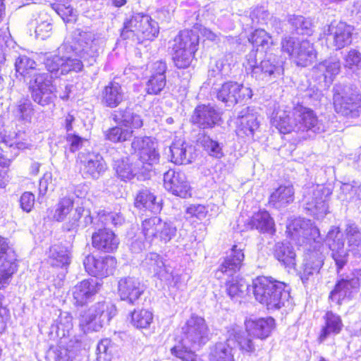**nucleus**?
Here are the masks:
<instances>
[{"mask_svg": "<svg viewBox=\"0 0 361 361\" xmlns=\"http://www.w3.org/2000/svg\"><path fill=\"white\" fill-rule=\"evenodd\" d=\"M73 317L68 312H61L56 320V334L59 336L66 337L70 335L73 329Z\"/></svg>", "mask_w": 361, "mask_h": 361, "instance_id": "53", "label": "nucleus"}, {"mask_svg": "<svg viewBox=\"0 0 361 361\" xmlns=\"http://www.w3.org/2000/svg\"><path fill=\"white\" fill-rule=\"evenodd\" d=\"M213 93L219 101L224 102L227 106L246 102L252 96V91L250 87L235 82H224L220 87H213Z\"/></svg>", "mask_w": 361, "mask_h": 361, "instance_id": "14", "label": "nucleus"}, {"mask_svg": "<svg viewBox=\"0 0 361 361\" xmlns=\"http://www.w3.org/2000/svg\"><path fill=\"white\" fill-rule=\"evenodd\" d=\"M182 345L171 349L172 355L182 361H201L194 352L188 348L199 349L210 339V331L205 319L195 314H191L182 327Z\"/></svg>", "mask_w": 361, "mask_h": 361, "instance_id": "2", "label": "nucleus"}, {"mask_svg": "<svg viewBox=\"0 0 361 361\" xmlns=\"http://www.w3.org/2000/svg\"><path fill=\"white\" fill-rule=\"evenodd\" d=\"M317 53L309 41L302 40L298 43L295 55L293 57L297 66L306 67L311 65L316 59Z\"/></svg>", "mask_w": 361, "mask_h": 361, "instance_id": "38", "label": "nucleus"}, {"mask_svg": "<svg viewBox=\"0 0 361 361\" xmlns=\"http://www.w3.org/2000/svg\"><path fill=\"white\" fill-rule=\"evenodd\" d=\"M111 117L113 121L126 129H139L143 126L141 116L138 114L133 106H128L114 111Z\"/></svg>", "mask_w": 361, "mask_h": 361, "instance_id": "27", "label": "nucleus"}, {"mask_svg": "<svg viewBox=\"0 0 361 361\" xmlns=\"http://www.w3.org/2000/svg\"><path fill=\"white\" fill-rule=\"evenodd\" d=\"M257 50L252 49L246 55L243 63L246 71L250 72L257 80L269 82L283 73V61L276 55L267 52L264 59L258 64Z\"/></svg>", "mask_w": 361, "mask_h": 361, "instance_id": "5", "label": "nucleus"}, {"mask_svg": "<svg viewBox=\"0 0 361 361\" xmlns=\"http://www.w3.org/2000/svg\"><path fill=\"white\" fill-rule=\"evenodd\" d=\"M330 192L322 185H312L303 189L302 203L310 214L319 219L328 213Z\"/></svg>", "mask_w": 361, "mask_h": 361, "instance_id": "10", "label": "nucleus"}, {"mask_svg": "<svg viewBox=\"0 0 361 361\" xmlns=\"http://www.w3.org/2000/svg\"><path fill=\"white\" fill-rule=\"evenodd\" d=\"M288 235L298 243H304L305 240H316L319 235V229L313 226L310 220L297 218L291 220L286 226ZM316 241H314L315 243Z\"/></svg>", "mask_w": 361, "mask_h": 361, "instance_id": "18", "label": "nucleus"}, {"mask_svg": "<svg viewBox=\"0 0 361 361\" xmlns=\"http://www.w3.org/2000/svg\"><path fill=\"white\" fill-rule=\"evenodd\" d=\"M114 169L118 176L124 181L130 180L140 173L144 174L147 171L145 168H142L141 162L133 164L128 159L116 161Z\"/></svg>", "mask_w": 361, "mask_h": 361, "instance_id": "36", "label": "nucleus"}, {"mask_svg": "<svg viewBox=\"0 0 361 361\" xmlns=\"http://www.w3.org/2000/svg\"><path fill=\"white\" fill-rule=\"evenodd\" d=\"M100 99L104 106L116 108L126 99L124 89L119 82L111 81L102 89Z\"/></svg>", "mask_w": 361, "mask_h": 361, "instance_id": "29", "label": "nucleus"}, {"mask_svg": "<svg viewBox=\"0 0 361 361\" xmlns=\"http://www.w3.org/2000/svg\"><path fill=\"white\" fill-rule=\"evenodd\" d=\"M116 264V259L111 256L96 257L93 255H87L83 260L85 271L90 275L98 278H104L112 274Z\"/></svg>", "mask_w": 361, "mask_h": 361, "instance_id": "20", "label": "nucleus"}, {"mask_svg": "<svg viewBox=\"0 0 361 361\" xmlns=\"http://www.w3.org/2000/svg\"><path fill=\"white\" fill-rule=\"evenodd\" d=\"M159 31L158 23L152 18L142 13H134L130 19L126 20L123 24L121 36L128 37V32L142 34L143 38L152 40L157 36Z\"/></svg>", "mask_w": 361, "mask_h": 361, "instance_id": "13", "label": "nucleus"}, {"mask_svg": "<svg viewBox=\"0 0 361 361\" xmlns=\"http://www.w3.org/2000/svg\"><path fill=\"white\" fill-rule=\"evenodd\" d=\"M353 31V27L346 23L333 22L329 26L327 40L336 49H341L351 43Z\"/></svg>", "mask_w": 361, "mask_h": 361, "instance_id": "22", "label": "nucleus"}, {"mask_svg": "<svg viewBox=\"0 0 361 361\" xmlns=\"http://www.w3.org/2000/svg\"><path fill=\"white\" fill-rule=\"evenodd\" d=\"M144 292V286L135 277L121 278L118 283V293L121 300L135 305Z\"/></svg>", "mask_w": 361, "mask_h": 361, "instance_id": "24", "label": "nucleus"}, {"mask_svg": "<svg viewBox=\"0 0 361 361\" xmlns=\"http://www.w3.org/2000/svg\"><path fill=\"white\" fill-rule=\"evenodd\" d=\"M153 320V314L147 310H134L131 313V323L137 329H146Z\"/></svg>", "mask_w": 361, "mask_h": 361, "instance_id": "55", "label": "nucleus"}, {"mask_svg": "<svg viewBox=\"0 0 361 361\" xmlns=\"http://www.w3.org/2000/svg\"><path fill=\"white\" fill-rule=\"evenodd\" d=\"M324 250L321 243L315 242L305 253L300 271V279L303 284L313 283L319 278L325 259Z\"/></svg>", "mask_w": 361, "mask_h": 361, "instance_id": "12", "label": "nucleus"}, {"mask_svg": "<svg viewBox=\"0 0 361 361\" xmlns=\"http://www.w3.org/2000/svg\"><path fill=\"white\" fill-rule=\"evenodd\" d=\"M16 255L8 238L0 236V289L10 282L17 270Z\"/></svg>", "mask_w": 361, "mask_h": 361, "instance_id": "16", "label": "nucleus"}, {"mask_svg": "<svg viewBox=\"0 0 361 361\" xmlns=\"http://www.w3.org/2000/svg\"><path fill=\"white\" fill-rule=\"evenodd\" d=\"M244 258L243 249L236 245H233L215 273V276L218 279H223L224 276L232 277L231 281L226 282V292L231 299L240 297L248 288V285L243 279H239L235 276L243 266Z\"/></svg>", "mask_w": 361, "mask_h": 361, "instance_id": "4", "label": "nucleus"}, {"mask_svg": "<svg viewBox=\"0 0 361 361\" xmlns=\"http://www.w3.org/2000/svg\"><path fill=\"white\" fill-rule=\"evenodd\" d=\"M114 348L111 345V341L108 338L102 339L97 345V360L98 361H114L113 355Z\"/></svg>", "mask_w": 361, "mask_h": 361, "instance_id": "60", "label": "nucleus"}, {"mask_svg": "<svg viewBox=\"0 0 361 361\" xmlns=\"http://www.w3.org/2000/svg\"><path fill=\"white\" fill-rule=\"evenodd\" d=\"M271 121L272 125L283 134L294 131L306 133L311 137L325 130L322 120L319 119L313 110L302 105L295 106L292 111L287 106H279L273 111Z\"/></svg>", "mask_w": 361, "mask_h": 361, "instance_id": "1", "label": "nucleus"}, {"mask_svg": "<svg viewBox=\"0 0 361 361\" xmlns=\"http://www.w3.org/2000/svg\"><path fill=\"white\" fill-rule=\"evenodd\" d=\"M248 336L261 340L268 338L275 327V320L272 317L250 319L245 322Z\"/></svg>", "mask_w": 361, "mask_h": 361, "instance_id": "31", "label": "nucleus"}, {"mask_svg": "<svg viewBox=\"0 0 361 361\" xmlns=\"http://www.w3.org/2000/svg\"><path fill=\"white\" fill-rule=\"evenodd\" d=\"M323 319L324 324L319 336L320 342L324 341L329 337L339 334L344 326L341 316L331 310L325 313Z\"/></svg>", "mask_w": 361, "mask_h": 361, "instance_id": "35", "label": "nucleus"}, {"mask_svg": "<svg viewBox=\"0 0 361 361\" xmlns=\"http://www.w3.org/2000/svg\"><path fill=\"white\" fill-rule=\"evenodd\" d=\"M14 116L24 123H30L34 114V108L29 99L22 98L17 102L13 110Z\"/></svg>", "mask_w": 361, "mask_h": 361, "instance_id": "47", "label": "nucleus"}, {"mask_svg": "<svg viewBox=\"0 0 361 361\" xmlns=\"http://www.w3.org/2000/svg\"><path fill=\"white\" fill-rule=\"evenodd\" d=\"M171 161L176 164H188L195 158L194 147L179 138L173 141L171 147Z\"/></svg>", "mask_w": 361, "mask_h": 361, "instance_id": "33", "label": "nucleus"}, {"mask_svg": "<svg viewBox=\"0 0 361 361\" xmlns=\"http://www.w3.org/2000/svg\"><path fill=\"white\" fill-rule=\"evenodd\" d=\"M66 142L68 149L71 152L80 150L86 144L89 143L88 140L75 135L73 133H68L66 135Z\"/></svg>", "mask_w": 361, "mask_h": 361, "instance_id": "64", "label": "nucleus"}, {"mask_svg": "<svg viewBox=\"0 0 361 361\" xmlns=\"http://www.w3.org/2000/svg\"><path fill=\"white\" fill-rule=\"evenodd\" d=\"M114 305L99 302L79 314V326L84 333L99 331L116 314Z\"/></svg>", "mask_w": 361, "mask_h": 361, "instance_id": "7", "label": "nucleus"}, {"mask_svg": "<svg viewBox=\"0 0 361 361\" xmlns=\"http://www.w3.org/2000/svg\"><path fill=\"white\" fill-rule=\"evenodd\" d=\"M343 66L351 72L360 74L361 72V52L355 49H350L343 57Z\"/></svg>", "mask_w": 361, "mask_h": 361, "instance_id": "51", "label": "nucleus"}, {"mask_svg": "<svg viewBox=\"0 0 361 361\" xmlns=\"http://www.w3.org/2000/svg\"><path fill=\"white\" fill-rule=\"evenodd\" d=\"M293 32L298 35H310L312 32V22L302 16H290L288 20Z\"/></svg>", "mask_w": 361, "mask_h": 361, "instance_id": "50", "label": "nucleus"}, {"mask_svg": "<svg viewBox=\"0 0 361 361\" xmlns=\"http://www.w3.org/2000/svg\"><path fill=\"white\" fill-rule=\"evenodd\" d=\"M326 243L331 251L345 247L344 235L338 227H331L326 237Z\"/></svg>", "mask_w": 361, "mask_h": 361, "instance_id": "52", "label": "nucleus"}, {"mask_svg": "<svg viewBox=\"0 0 361 361\" xmlns=\"http://www.w3.org/2000/svg\"><path fill=\"white\" fill-rule=\"evenodd\" d=\"M253 47H261L266 51L274 44L271 37L264 29H256L248 37Z\"/></svg>", "mask_w": 361, "mask_h": 361, "instance_id": "54", "label": "nucleus"}, {"mask_svg": "<svg viewBox=\"0 0 361 361\" xmlns=\"http://www.w3.org/2000/svg\"><path fill=\"white\" fill-rule=\"evenodd\" d=\"M84 212L85 209L83 207H77L74 212L71 214L68 221L63 224V228L67 231H76L80 226V224H82V222L80 221V219Z\"/></svg>", "mask_w": 361, "mask_h": 361, "instance_id": "63", "label": "nucleus"}, {"mask_svg": "<svg viewBox=\"0 0 361 361\" xmlns=\"http://www.w3.org/2000/svg\"><path fill=\"white\" fill-rule=\"evenodd\" d=\"M16 72L23 75L25 78L34 80L37 75H42L37 69L36 62L31 58L22 55L18 56L15 63Z\"/></svg>", "mask_w": 361, "mask_h": 361, "instance_id": "44", "label": "nucleus"}, {"mask_svg": "<svg viewBox=\"0 0 361 361\" xmlns=\"http://www.w3.org/2000/svg\"><path fill=\"white\" fill-rule=\"evenodd\" d=\"M73 37L75 41L74 47L75 54L86 61L88 66H92L96 62L99 51L104 47V37L102 34L80 28L73 32Z\"/></svg>", "mask_w": 361, "mask_h": 361, "instance_id": "8", "label": "nucleus"}, {"mask_svg": "<svg viewBox=\"0 0 361 361\" xmlns=\"http://www.w3.org/2000/svg\"><path fill=\"white\" fill-rule=\"evenodd\" d=\"M274 257L287 268H294L296 264V254L293 247L288 242H279L275 244Z\"/></svg>", "mask_w": 361, "mask_h": 361, "instance_id": "41", "label": "nucleus"}, {"mask_svg": "<svg viewBox=\"0 0 361 361\" xmlns=\"http://www.w3.org/2000/svg\"><path fill=\"white\" fill-rule=\"evenodd\" d=\"M234 346L235 341L230 335L226 341L217 343L211 348L210 361H234Z\"/></svg>", "mask_w": 361, "mask_h": 361, "instance_id": "40", "label": "nucleus"}, {"mask_svg": "<svg viewBox=\"0 0 361 361\" xmlns=\"http://www.w3.org/2000/svg\"><path fill=\"white\" fill-rule=\"evenodd\" d=\"M73 207V200L71 197H63L60 200L56 205L54 218L57 221L65 220L68 214L71 213Z\"/></svg>", "mask_w": 361, "mask_h": 361, "instance_id": "59", "label": "nucleus"}, {"mask_svg": "<svg viewBox=\"0 0 361 361\" xmlns=\"http://www.w3.org/2000/svg\"><path fill=\"white\" fill-rule=\"evenodd\" d=\"M141 232L149 243L158 240L166 244L176 235L177 228L171 221H163L158 216H152L142 221Z\"/></svg>", "mask_w": 361, "mask_h": 361, "instance_id": "9", "label": "nucleus"}, {"mask_svg": "<svg viewBox=\"0 0 361 361\" xmlns=\"http://www.w3.org/2000/svg\"><path fill=\"white\" fill-rule=\"evenodd\" d=\"M165 75H151L146 83V91L149 94H159L166 86Z\"/></svg>", "mask_w": 361, "mask_h": 361, "instance_id": "58", "label": "nucleus"}, {"mask_svg": "<svg viewBox=\"0 0 361 361\" xmlns=\"http://www.w3.org/2000/svg\"><path fill=\"white\" fill-rule=\"evenodd\" d=\"M348 239V251L355 257H361V231L355 224H348L345 229Z\"/></svg>", "mask_w": 361, "mask_h": 361, "instance_id": "45", "label": "nucleus"}, {"mask_svg": "<svg viewBox=\"0 0 361 361\" xmlns=\"http://www.w3.org/2000/svg\"><path fill=\"white\" fill-rule=\"evenodd\" d=\"M199 46V35L190 30L180 31L171 44L172 59L178 68H186L190 65L192 57Z\"/></svg>", "mask_w": 361, "mask_h": 361, "instance_id": "6", "label": "nucleus"}, {"mask_svg": "<svg viewBox=\"0 0 361 361\" xmlns=\"http://www.w3.org/2000/svg\"><path fill=\"white\" fill-rule=\"evenodd\" d=\"M269 17L270 13L264 6H257L250 11L249 16L243 17V20L247 26L254 27L267 24Z\"/></svg>", "mask_w": 361, "mask_h": 361, "instance_id": "48", "label": "nucleus"}, {"mask_svg": "<svg viewBox=\"0 0 361 361\" xmlns=\"http://www.w3.org/2000/svg\"><path fill=\"white\" fill-rule=\"evenodd\" d=\"M198 142L209 156L216 159L224 156L223 143L212 139L209 135L203 134L198 138Z\"/></svg>", "mask_w": 361, "mask_h": 361, "instance_id": "49", "label": "nucleus"}, {"mask_svg": "<svg viewBox=\"0 0 361 361\" xmlns=\"http://www.w3.org/2000/svg\"><path fill=\"white\" fill-rule=\"evenodd\" d=\"M230 335H231V338L235 341V344L237 343L243 352L252 353L255 351V344L249 338L250 336L248 334L245 336L244 333L235 331L233 334H231Z\"/></svg>", "mask_w": 361, "mask_h": 361, "instance_id": "61", "label": "nucleus"}, {"mask_svg": "<svg viewBox=\"0 0 361 361\" xmlns=\"http://www.w3.org/2000/svg\"><path fill=\"white\" fill-rule=\"evenodd\" d=\"M31 96L33 101L42 106H54L56 98V88L52 85L49 73H44L30 80Z\"/></svg>", "mask_w": 361, "mask_h": 361, "instance_id": "15", "label": "nucleus"}, {"mask_svg": "<svg viewBox=\"0 0 361 361\" xmlns=\"http://www.w3.org/2000/svg\"><path fill=\"white\" fill-rule=\"evenodd\" d=\"M31 11L35 12L30 22V27H35V37L37 39H45L51 36L52 24L49 16L46 13L39 11V6L35 4L30 8Z\"/></svg>", "mask_w": 361, "mask_h": 361, "instance_id": "32", "label": "nucleus"}, {"mask_svg": "<svg viewBox=\"0 0 361 361\" xmlns=\"http://www.w3.org/2000/svg\"><path fill=\"white\" fill-rule=\"evenodd\" d=\"M221 120L220 114L211 105H199L193 112L191 121L200 129H212Z\"/></svg>", "mask_w": 361, "mask_h": 361, "instance_id": "23", "label": "nucleus"}, {"mask_svg": "<svg viewBox=\"0 0 361 361\" xmlns=\"http://www.w3.org/2000/svg\"><path fill=\"white\" fill-rule=\"evenodd\" d=\"M236 123L239 135L252 137L259 126L257 112L252 107L242 109L238 113Z\"/></svg>", "mask_w": 361, "mask_h": 361, "instance_id": "25", "label": "nucleus"}, {"mask_svg": "<svg viewBox=\"0 0 361 361\" xmlns=\"http://www.w3.org/2000/svg\"><path fill=\"white\" fill-rule=\"evenodd\" d=\"M250 224L252 228L263 233L273 235L276 232L274 221L266 210H260L255 213L252 216Z\"/></svg>", "mask_w": 361, "mask_h": 361, "instance_id": "42", "label": "nucleus"}, {"mask_svg": "<svg viewBox=\"0 0 361 361\" xmlns=\"http://www.w3.org/2000/svg\"><path fill=\"white\" fill-rule=\"evenodd\" d=\"M294 193L292 185H280L271 194L269 204L276 209L284 208L293 202Z\"/></svg>", "mask_w": 361, "mask_h": 361, "instance_id": "39", "label": "nucleus"}, {"mask_svg": "<svg viewBox=\"0 0 361 361\" xmlns=\"http://www.w3.org/2000/svg\"><path fill=\"white\" fill-rule=\"evenodd\" d=\"M360 286V278L358 276H347L339 280L334 290L330 293L329 299L341 304V301L349 298L353 290Z\"/></svg>", "mask_w": 361, "mask_h": 361, "instance_id": "34", "label": "nucleus"}, {"mask_svg": "<svg viewBox=\"0 0 361 361\" xmlns=\"http://www.w3.org/2000/svg\"><path fill=\"white\" fill-rule=\"evenodd\" d=\"M99 290V283L93 279L83 280L72 289L73 304L84 306L91 302Z\"/></svg>", "mask_w": 361, "mask_h": 361, "instance_id": "26", "label": "nucleus"}, {"mask_svg": "<svg viewBox=\"0 0 361 361\" xmlns=\"http://www.w3.org/2000/svg\"><path fill=\"white\" fill-rule=\"evenodd\" d=\"M122 127L119 126L109 129L105 134L106 139L113 142H122L129 140L133 136V130Z\"/></svg>", "mask_w": 361, "mask_h": 361, "instance_id": "56", "label": "nucleus"}, {"mask_svg": "<svg viewBox=\"0 0 361 361\" xmlns=\"http://www.w3.org/2000/svg\"><path fill=\"white\" fill-rule=\"evenodd\" d=\"M334 105L335 111L344 116L357 117L361 112V96L350 87H334Z\"/></svg>", "mask_w": 361, "mask_h": 361, "instance_id": "11", "label": "nucleus"}, {"mask_svg": "<svg viewBox=\"0 0 361 361\" xmlns=\"http://www.w3.org/2000/svg\"><path fill=\"white\" fill-rule=\"evenodd\" d=\"M135 207L157 214L161 209V204L155 195L147 188L140 189L135 197Z\"/></svg>", "mask_w": 361, "mask_h": 361, "instance_id": "37", "label": "nucleus"}, {"mask_svg": "<svg viewBox=\"0 0 361 361\" xmlns=\"http://www.w3.org/2000/svg\"><path fill=\"white\" fill-rule=\"evenodd\" d=\"M63 61L61 75H66L71 72H79L84 66L81 60L75 57L63 56Z\"/></svg>", "mask_w": 361, "mask_h": 361, "instance_id": "62", "label": "nucleus"}, {"mask_svg": "<svg viewBox=\"0 0 361 361\" xmlns=\"http://www.w3.org/2000/svg\"><path fill=\"white\" fill-rule=\"evenodd\" d=\"M164 185L166 190L182 198L190 197V186L185 173L170 169L164 174Z\"/></svg>", "mask_w": 361, "mask_h": 361, "instance_id": "21", "label": "nucleus"}, {"mask_svg": "<svg viewBox=\"0 0 361 361\" xmlns=\"http://www.w3.org/2000/svg\"><path fill=\"white\" fill-rule=\"evenodd\" d=\"M78 162L82 176L85 178L97 179L106 169L102 157L94 152H80L78 154Z\"/></svg>", "mask_w": 361, "mask_h": 361, "instance_id": "19", "label": "nucleus"}, {"mask_svg": "<svg viewBox=\"0 0 361 361\" xmlns=\"http://www.w3.org/2000/svg\"><path fill=\"white\" fill-rule=\"evenodd\" d=\"M252 291L256 300L268 310H279L289 302L287 285L272 277L259 276L252 281Z\"/></svg>", "mask_w": 361, "mask_h": 361, "instance_id": "3", "label": "nucleus"}, {"mask_svg": "<svg viewBox=\"0 0 361 361\" xmlns=\"http://www.w3.org/2000/svg\"><path fill=\"white\" fill-rule=\"evenodd\" d=\"M118 245V238L108 228L98 229L92 235V245L98 251L113 252L117 250Z\"/></svg>", "mask_w": 361, "mask_h": 361, "instance_id": "30", "label": "nucleus"}, {"mask_svg": "<svg viewBox=\"0 0 361 361\" xmlns=\"http://www.w3.org/2000/svg\"><path fill=\"white\" fill-rule=\"evenodd\" d=\"M341 190L344 195L343 200L351 202L361 199V185L358 182L343 183Z\"/></svg>", "mask_w": 361, "mask_h": 361, "instance_id": "57", "label": "nucleus"}, {"mask_svg": "<svg viewBox=\"0 0 361 361\" xmlns=\"http://www.w3.org/2000/svg\"><path fill=\"white\" fill-rule=\"evenodd\" d=\"M341 71V62L337 58H330L314 66L312 72L319 82L330 85Z\"/></svg>", "mask_w": 361, "mask_h": 361, "instance_id": "28", "label": "nucleus"}, {"mask_svg": "<svg viewBox=\"0 0 361 361\" xmlns=\"http://www.w3.org/2000/svg\"><path fill=\"white\" fill-rule=\"evenodd\" d=\"M132 149L137 153L142 168L151 171L154 164L158 163L159 154L157 151V143L149 137H135L131 143Z\"/></svg>", "mask_w": 361, "mask_h": 361, "instance_id": "17", "label": "nucleus"}, {"mask_svg": "<svg viewBox=\"0 0 361 361\" xmlns=\"http://www.w3.org/2000/svg\"><path fill=\"white\" fill-rule=\"evenodd\" d=\"M48 262L51 267L66 269L71 262V253L67 247L54 245L50 247Z\"/></svg>", "mask_w": 361, "mask_h": 361, "instance_id": "43", "label": "nucleus"}, {"mask_svg": "<svg viewBox=\"0 0 361 361\" xmlns=\"http://www.w3.org/2000/svg\"><path fill=\"white\" fill-rule=\"evenodd\" d=\"M150 271L153 272L159 279L161 277L166 278V270L169 267L163 260V258L155 252H150L145 257L142 262Z\"/></svg>", "mask_w": 361, "mask_h": 361, "instance_id": "46", "label": "nucleus"}]
</instances>
